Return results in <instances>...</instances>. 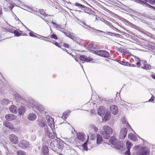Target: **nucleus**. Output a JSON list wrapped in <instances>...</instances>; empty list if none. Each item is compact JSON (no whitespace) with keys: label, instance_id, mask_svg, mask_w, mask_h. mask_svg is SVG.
Instances as JSON below:
<instances>
[{"label":"nucleus","instance_id":"obj_2","mask_svg":"<svg viewBox=\"0 0 155 155\" xmlns=\"http://www.w3.org/2000/svg\"><path fill=\"white\" fill-rule=\"evenodd\" d=\"M112 133V129L109 126L104 125L103 127L101 134L103 137L105 139H108L110 137V134Z\"/></svg>","mask_w":155,"mask_h":155},{"label":"nucleus","instance_id":"obj_21","mask_svg":"<svg viewBox=\"0 0 155 155\" xmlns=\"http://www.w3.org/2000/svg\"><path fill=\"white\" fill-rule=\"evenodd\" d=\"M38 124L41 127H45L46 126V123L43 119H38Z\"/></svg>","mask_w":155,"mask_h":155},{"label":"nucleus","instance_id":"obj_33","mask_svg":"<svg viewBox=\"0 0 155 155\" xmlns=\"http://www.w3.org/2000/svg\"><path fill=\"white\" fill-rule=\"evenodd\" d=\"M74 4L75 6L79 7L80 8H84L85 9H87V7L77 2H76Z\"/></svg>","mask_w":155,"mask_h":155},{"label":"nucleus","instance_id":"obj_39","mask_svg":"<svg viewBox=\"0 0 155 155\" xmlns=\"http://www.w3.org/2000/svg\"><path fill=\"white\" fill-rule=\"evenodd\" d=\"M110 118V115L109 113H106L104 117V119L105 120V121L108 120Z\"/></svg>","mask_w":155,"mask_h":155},{"label":"nucleus","instance_id":"obj_46","mask_svg":"<svg viewBox=\"0 0 155 155\" xmlns=\"http://www.w3.org/2000/svg\"><path fill=\"white\" fill-rule=\"evenodd\" d=\"M44 40H45V41H48V42H51V43H53V44H54V45H56L58 47H59V48H61V46H60L59 45V44H58V43L57 42H55V43H54V42H51V41H49V40H45V39H44Z\"/></svg>","mask_w":155,"mask_h":155},{"label":"nucleus","instance_id":"obj_49","mask_svg":"<svg viewBox=\"0 0 155 155\" xmlns=\"http://www.w3.org/2000/svg\"><path fill=\"white\" fill-rule=\"evenodd\" d=\"M130 150H127L125 153V154L126 155H130Z\"/></svg>","mask_w":155,"mask_h":155},{"label":"nucleus","instance_id":"obj_52","mask_svg":"<svg viewBox=\"0 0 155 155\" xmlns=\"http://www.w3.org/2000/svg\"><path fill=\"white\" fill-rule=\"evenodd\" d=\"M119 63L121 64L125 65L126 62L123 61H120Z\"/></svg>","mask_w":155,"mask_h":155},{"label":"nucleus","instance_id":"obj_62","mask_svg":"<svg viewBox=\"0 0 155 155\" xmlns=\"http://www.w3.org/2000/svg\"><path fill=\"white\" fill-rule=\"evenodd\" d=\"M130 67H135V65L134 64H130Z\"/></svg>","mask_w":155,"mask_h":155},{"label":"nucleus","instance_id":"obj_11","mask_svg":"<svg viewBox=\"0 0 155 155\" xmlns=\"http://www.w3.org/2000/svg\"><path fill=\"white\" fill-rule=\"evenodd\" d=\"M110 109L111 112L114 115L116 114L118 112V107L115 105H111L110 107Z\"/></svg>","mask_w":155,"mask_h":155},{"label":"nucleus","instance_id":"obj_9","mask_svg":"<svg viewBox=\"0 0 155 155\" xmlns=\"http://www.w3.org/2000/svg\"><path fill=\"white\" fill-rule=\"evenodd\" d=\"M77 137L80 142L83 141L85 139V135L83 133L78 132L77 134Z\"/></svg>","mask_w":155,"mask_h":155},{"label":"nucleus","instance_id":"obj_43","mask_svg":"<svg viewBox=\"0 0 155 155\" xmlns=\"http://www.w3.org/2000/svg\"><path fill=\"white\" fill-rule=\"evenodd\" d=\"M135 60L137 62V65L138 67H139L141 65V62L139 59L138 58H135Z\"/></svg>","mask_w":155,"mask_h":155},{"label":"nucleus","instance_id":"obj_7","mask_svg":"<svg viewBox=\"0 0 155 155\" xmlns=\"http://www.w3.org/2000/svg\"><path fill=\"white\" fill-rule=\"evenodd\" d=\"M127 129L124 128H122L120 131L119 137L121 139H124L127 135Z\"/></svg>","mask_w":155,"mask_h":155},{"label":"nucleus","instance_id":"obj_24","mask_svg":"<svg viewBox=\"0 0 155 155\" xmlns=\"http://www.w3.org/2000/svg\"><path fill=\"white\" fill-rule=\"evenodd\" d=\"M4 125L5 127L10 129H14L13 125L11 123L7 121H5Z\"/></svg>","mask_w":155,"mask_h":155},{"label":"nucleus","instance_id":"obj_6","mask_svg":"<svg viewBox=\"0 0 155 155\" xmlns=\"http://www.w3.org/2000/svg\"><path fill=\"white\" fill-rule=\"evenodd\" d=\"M9 139L12 143L16 144L18 143V137L14 134H11L9 136Z\"/></svg>","mask_w":155,"mask_h":155},{"label":"nucleus","instance_id":"obj_3","mask_svg":"<svg viewBox=\"0 0 155 155\" xmlns=\"http://www.w3.org/2000/svg\"><path fill=\"white\" fill-rule=\"evenodd\" d=\"M150 152L149 150L146 147H141L137 152V155H149Z\"/></svg>","mask_w":155,"mask_h":155},{"label":"nucleus","instance_id":"obj_12","mask_svg":"<svg viewBox=\"0 0 155 155\" xmlns=\"http://www.w3.org/2000/svg\"><path fill=\"white\" fill-rule=\"evenodd\" d=\"M26 10L35 15H38V13L37 9L35 8H30L29 6H27L26 7Z\"/></svg>","mask_w":155,"mask_h":155},{"label":"nucleus","instance_id":"obj_54","mask_svg":"<svg viewBox=\"0 0 155 155\" xmlns=\"http://www.w3.org/2000/svg\"><path fill=\"white\" fill-rule=\"evenodd\" d=\"M110 28H112L114 30H118V29L116 28L115 27H114L113 25H111L110 26Z\"/></svg>","mask_w":155,"mask_h":155},{"label":"nucleus","instance_id":"obj_15","mask_svg":"<svg viewBox=\"0 0 155 155\" xmlns=\"http://www.w3.org/2000/svg\"><path fill=\"white\" fill-rule=\"evenodd\" d=\"M37 117L36 115L34 113H31L28 116V118L30 121H34Z\"/></svg>","mask_w":155,"mask_h":155},{"label":"nucleus","instance_id":"obj_16","mask_svg":"<svg viewBox=\"0 0 155 155\" xmlns=\"http://www.w3.org/2000/svg\"><path fill=\"white\" fill-rule=\"evenodd\" d=\"M79 59L82 61H86L87 62H89L93 60L92 58H87L84 55H81L80 56Z\"/></svg>","mask_w":155,"mask_h":155},{"label":"nucleus","instance_id":"obj_38","mask_svg":"<svg viewBox=\"0 0 155 155\" xmlns=\"http://www.w3.org/2000/svg\"><path fill=\"white\" fill-rule=\"evenodd\" d=\"M89 48L91 49H96L97 48L96 44L94 43H91L89 45Z\"/></svg>","mask_w":155,"mask_h":155},{"label":"nucleus","instance_id":"obj_53","mask_svg":"<svg viewBox=\"0 0 155 155\" xmlns=\"http://www.w3.org/2000/svg\"><path fill=\"white\" fill-rule=\"evenodd\" d=\"M125 65L127 66H130V64L128 62H126Z\"/></svg>","mask_w":155,"mask_h":155},{"label":"nucleus","instance_id":"obj_50","mask_svg":"<svg viewBox=\"0 0 155 155\" xmlns=\"http://www.w3.org/2000/svg\"><path fill=\"white\" fill-rule=\"evenodd\" d=\"M67 113H64L63 114V117H64L65 118H67L68 116Z\"/></svg>","mask_w":155,"mask_h":155},{"label":"nucleus","instance_id":"obj_63","mask_svg":"<svg viewBox=\"0 0 155 155\" xmlns=\"http://www.w3.org/2000/svg\"><path fill=\"white\" fill-rule=\"evenodd\" d=\"M151 76L153 79H155V75H152Z\"/></svg>","mask_w":155,"mask_h":155},{"label":"nucleus","instance_id":"obj_36","mask_svg":"<svg viewBox=\"0 0 155 155\" xmlns=\"http://www.w3.org/2000/svg\"><path fill=\"white\" fill-rule=\"evenodd\" d=\"M133 146L132 144L129 141H127L126 143V146L127 150H130V149Z\"/></svg>","mask_w":155,"mask_h":155},{"label":"nucleus","instance_id":"obj_45","mask_svg":"<svg viewBox=\"0 0 155 155\" xmlns=\"http://www.w3.org/2000/svg\"><path fill=\"white\" fill-rule=\"evenodd\" d=\"M50 38L55 40H57L58 39L57 36L54 34H53L51 35L50 36Z\"/></svg>","mask_w":155,"mask_h":155},{"label":"nucleus","instance_id":"obj_17","mask_svg":"<svg viewBox=\"0 0 155 155\" xmlns=\"http://www.w3.org/2000/svg\"><path fill=\"white\" fill-rule=\"evenodd\" d=\"M42 149L43 153L44 155H49V150L47 146L44 145H43Z\"/></svg>","mask_w":155,"mask_h":155},{"label":"nucleus","instance_id":"obj_23","mask_svg":"<svg viewBox=\"0 0 155 155\" xmlns=\"http://www.w3.org/2000/svg\"><path fill=\"white\" fill-rule=\"evenodd\" d=\"M52 24L55 25V26L57 28V29L61 31L63 33V32H64V28L61 27V25H58L56 23H55L52 22Z\"/></svg>","mask_w":155,"mask_h":155},{"label":"nucleus","instance_id":"obj_5","mask_svg":"<svg viewBox=\"0 0 155 155\" xmlns=\"http://www.w3.org/2000/svg\"><path fill=\"white\" fill-rule=\"evenodd\" d=\"M30 144L29 143L25 140H22L20 141L18 146L19 147L25 149L29 147Z\"/></svg>","mask_w":155,"mask_h":155},{"label":"nucleus","instance_id":"obj_35","mask_svg":"<svg viewBox=\"0 0 155 155\" xmlns=\"http://www.w3.org/2000/svg\"><path fill=\"white\" fill-rule=\"evenodd\" d=\"M57 140H55L51 142L50 144V146L52 148H54L56 147Z\"/></svg>","mask_w":155,"mask_h":155},{"label":"nucleus","instance_id":"obj_29","mask_svg":"<svg viewBox=\"0 0 155 155\" xmlns=\"http://www.w3.org/2000/svg\"><path fill=\"white\" fill-rule=\"evenodd\" d=\"M56 147L58 149H62L63 147V145L62 142L57 140Z\"/></svg>","mask_w":155,"mask_h":155},{"label":"nucleus","instance_id":"obj_27","mask_svg":"<svg viewBox=\"0 0 155 155\" xmlns=\"http://www.w3.org/2000/svg\"><path fill=\"white\" fill-rule=\"evenodd\" d=\"M16 109V107L14 105L11 106L9 108V110L10 112L14 114H16L17 113Z\"/></svg>","mask_w":155,"mask_h":155},{"label":"nucleus","instance_id":"obj_58","mask_svg":"<svg viewBox=\"0 0 155 155\" xmlns=\"http://www.w3.org/2000/svg\"><path fill=\"white\" fill-rule=\"evenodd\" d=\"M107 33H108V34H112L114 35H117V34L116 33H113V32H107Z\"/></svg>","mask_w":155,"mask_h":155},{"label":"nucleus","instance_id":"obj_47","mask_svg":"<svg viewBox=\"0 0 155 155\" xmlns=\"http://www.w3.org/2000/svg\"><path fill=\"white\" fill-rule=\"evenodd\" d=\"M91 134V138L92 139V140H93L95 138V135L93 134H91V132H89Z\"/></svg>","mask_w":155,"mask_h":155},{"label":"nucleus","instance_id":"obj_13","mask_svg":"<svg viewBox=\"0 0 155 155\" xmlns=\"http://www.w3.org/2000/svg\"><path fill=\"white\" fill-rule=\"evenodd\" d=\"M46 119L47 120L48 123V125L51 127H52V125L54 126V120L53 118L51 117L49 115H47L46 116Z\"/></svg>","mask_w":155,"mask_h":155},{"label":"nucleus","instance_id":"obj_31","mask_svg":"<svg viewBox=\"0 0 155 155\" xmlns=\"http://www.w3.org/2000/svg\"><path fill=\"white\" fill-rule=\"evenodd\" d=\"M89 137V136H88L87 138V139L86 142H85V143H84L82 145V150H84H84L87 151V150L88 148L87 147V143H88Z\"/></svg>","mask_w":155,"mask_h":155},{"label":"nucleus","instance_id":"obj_22","mask_svg":"<svg viewBox=\"0 0 155 155\" xmlns=\"http://www.w3.org/2000/svg\"><path fill=\"white\" fill-rule=\"evenodd\" d=\"M113 147L115 149L120 150H122L124 148L122 145L120 143L118 142L116 145H114Z\"/></svg>","mask_w":155,"mask_h":155},{"label":"nucleus","instance_id":"obj_32","mask_svg":"<svg viewBox=\"0 0 155 155\" xmlns=\"http://www.w3.org/2000/svg\"><path fill=\"white\" fill-rule=\"evenodd\" d=\"M38 11V15H39V13H40L42 15L44 16L45 17H46V16L48 17V15H47L45 12L44 10H39L37 9Z\"/></svg>","mask_w":155,"mask_h":155},{"label":"nucleus","instance_id":"obj_64","mask_svg":"<svg viewBox=\"0 0 155 155\" xmlns=\"http://www.w3.org/2000/svg\"><path fill=\"white\" fill-rule=\"evenodd\" d=\"M138 15L140 17H141V16H143V15H142V14L140 13H139L138 14Z\"/></svg>","mask_w":155,"mask_h":155},{"label":"nucleus","instance_id":"obj_57","mask_svg":"<svg viewBox=\"0 0 155 155\" xmlns=\"http://www.w3.org/2000/svg\"><path fill=\"white\" fill-rule=\"evenodd\" d=\"M31 138H32V140H35L36 138V137L35 136L33 135L31 137Z\"/></svg>","mask_w":155,"mask_h":155},{"label":"nucleus","instance_id":"obj_40","mask_svg":"<svg viewBox=\"0 0 155 155\" xmlns=\"http://www.w3.org/2000/svg\"><path fill=\"white\" fill-rule=\"evenodd\" d=\"M17 155H26L25 152L22 150H19L17 152Z\"/></svg>","mask_w":155,"mask_h":155},{"label":"nucleus","instance_id":"obj_1","mask_svg":"<svg viewBox=\"0 0 155 155\" xmlns=\"http://www.w3.org/2000/svg\"><path fill=\"white\" fill-rule=\"evenodd\" d=\"M28 105L29 107L36 109L41 113H44L45 112V109L44 107L32 99L29 100Z\"/></svg>","mask_w":155,"mask_h":155},{"label":"nucleus","instance_id":"obj_28","mask_svg":"<svg viewBox=\"0 0 155 155\" xmlns=\"http://www.w3.org/2000/svg\"><path fill=\"white\" fill-rule=\"evenodd\" d=\"M15 99L18 102L20 101L21 103L23 101L22 98L18 94H16L15 95Z\"/></svg>","mask_w":155,"mask_h":155},{"label":"nucleus","instance_id":"obj_18","mask_svg":"<svg viewBox=\"0 0 155 155\" xmlns=\"http://www.w3.org/2000/svg\"><path fill=\"white\" fill-rule=\"evenodd\" d=\"M98 130L97 127L93 124H90L89 127V132H90L92 131L97 132Z\"/></svg>","mask_w":155,"mask_h":155},{"label":"nucleus","instance_id":"obj_59","mask_svg":"<svg viewBox=\"0 0 155 155\" xmlns=\"http://www.w3.org/2000/svg\"><path fill=\"white\" fill-rule=\"evenodd\" d=\"M154 98L152 97L149 100V102L153 101H154Z\"/></svg>","mask_w":155,"mask_h":155},{"label":"nucleus","instance_id":"obj_61","mask_svg":"<svg viewBox=\"0 0 155 155\" xmlns=\"http://www.w3.org/2000/svg\"><path fill=\"white\" fill-rule=\"evenodd\" d=\"M8 5H11V6H12V7H11L10 8V9L12 10V8H13V6L12 5H11V4H10V3L9 4H8Z\"/></svg>","mask_w":155,"mask_h":155},{"label":"nucleus","instance_id":"obj_34","mask_svg":"<svg viewBox=\"0 0 155 155\" xmlns=\"http://www.w3.org/2000/svg\"><path fill=\"white\" fill-rule=\"evenodd\" d=\"M102 140V139L101 136L99 134H97V143L100 144Z\"/></svg>","mask_w":155,"mask_h":155},{"label":"nucleus","instance_id":"obj_41","mask_svg":"<svg viewBox=\"0 0 155 155\" xmlns=\"http://www.w3.org/2000/svg\"><path fill=\"white\" fill-rule=\"evenodd\" d=\"M1 103L3 105H5L8 104L9 102L8 100L4 99L2 101Z\"/></svg>","mask_w":155,"mask_h":155},{"label":"nucleus","instance_id":"obj_42","mask_svg":"<svg viewBox=\"0 0 155 155\" xmlns=\"http://www.w3.org/2000/svg\"><path fill=\"white\" fill-rule=\"evenodd\" d=\"M45 135H48V133L50 132V129L47 126H45L44 128Z\"/></svg>","mask_w":155,"mask_h":155},{"label":"nucleus","instance_id":"obj_19","mask_svg":"<svg viewBox=\"0 0 155 155\" xmlns=\"http://www.w3.org/2000/svg\"><path fill=\"white\" fill-rule=\"evenodd\" d=\"M143 64L144 66L141 67V68L143 69L149 70L151 69V66L147 64L146 61H143Z\"/></svg>","mask_w":155,"mask_h":155},{"label":"nucleus","instance_id":"obj_48","mask_svg":"<svg viewBox=\"0 0 155 155\" xmlns=\"http://www.w3.org/2000/svg\"><path fill=\"white\" fill-rule=\"evenodd\" d=\"M128 137L129 139L134 140V141H135L136 140H134L133 139V137L132 135L131 134H129L128 135Z\"/></svg>","mask_w":155,"mask_h":155},{"label":"nucleus","instance_id":"obj_8","mask_svg":"<svg viewBox=\"0 0 155 155\" xmlns=\"http://www.w3.org/2000/svg\"><path fill=\"white\" fill-rule=\"evenodd\" d=\"M136 2L141 4H145L148 2L151 4L153 5L155 4V0H136Z\"/></svg>","mask_w":155,"mask_h":155},{"label":"nucleus","instance_id":"obj_30","mask_svg":"<svg viewBox=\"0 0 155 155\" xmlns=\"http://www.w3.org/2000/svg\"><path fill=\"white\" fill-rule=\"evenodd\" d=\"M28 30L30 32L29 33V35L31 37H35V38H39V39H43V38H41L38 37L36 36V35H35V34L36 35H37V34L35 33L34 32L30 30L29 29Z\"/></svg>","mask_w":155,"mask_h":155},{"label":"nucleus","instance_id":"obj_14","mask_svg":"<svg viewBox=\"0 0 155 155\" xmlns=\"http://www.w3.org/2000/svg\"><path fill=\"white\" fill-rule=\"evenodd\" d=\"M5 119L9 121L13 120H15L16 118V116L12 114H7L5 115Z\"/></svg>","mask_w":155,"mask_h":155},{"label":"nucleus","instance_id":"obj_56","mask_svg":"<svg viewBox=\"0 0 155 155\" xmlns=\"http://www.w3.org/2000/svg\"><path fill=\"white\" fill-rule=\"evenodd\" d=\"M63 46L65 47H66V48H69V45H68V44H65V43H64L63 44Z\"/></svg>","mask_w":155,"mask_h":155},{"label":"nucleus","instance_id":"obj_20","mask_svg":"<svg viewBox=\"0 0 155 155\" xmlns=\"http://www.w3.org/2000/svg\"><path fill=\"white\" fill-rule=\"evenodd\" d=\"M110 143L113 146L116 145L118 142V140L115 137H111L109 140Z\"/></svg>","mask_w":155,"mask_h":155},{"label":"nucleus","instance_id":"obj_55","mask_svg":"<svg viewBox=\"0 0 155 155\" xmlns=\"http://www.w3.org/2000/svg\"><path fill=\"white\" fill-rule=\"evenodd\" d=\"M147 5L149 6V7L151 8L154 9L155 10V7H153V6H151L150 5H149L148 4H147Z\"/></svg>","mask_w":155,"mask_h":155},{"label":"nucleus","instance_id":"obj_60","mask_svg":"<svg viewBox=\"0 0 155 155\" xmlns=\"http://www.w3.org/2000/svg\"><path fill=\"white\" fill-rule=\"evenodd\" d=\"M82 23L85 25L86 26L89 27H90V26L89 25H87L85 22L83 21L82 22Z\"/></svg>","mask_w":155,"mask_h":155},{"label":"nucleus","instance_id":"obj_26","mask_svg":"<svg viewBox=\"0 0 155 155\" xmlns=\"http://www.w3.org/2000/svg\"><path fill=\"white\" fill-rule=\"evenodd\" d=\"M63 33L65 35L67 36L68 37L71 39L72 40L74 39L75 37L74 34L73 33L71 32H63Z\"/></svg>","mask_w":155,"mask_h":155},{"label":"nucleus","instance_id":"obj_25","mask_svg":"<svg viewBox=\"0 0 155 155\" xmlns=\"http://www.w3.org/2000/svg\"><path fill=\"white\" fill-rule=\"evenodd\" d=\"M25 108L22 106H21L18 109V113L20 115H22L25 112Z\"/></svg>","mask_w":155,"mask_h":155},{"label":"nucleus","instance_id":"obj_51","mask_svg":"<svg viewBox=\"0 0 155 155\" xmlns=\"http://www.w3.org/2000/svg\"><path fill=\"white\" fill-rule=\"evenodd\" d=\"M90 28H91V29L93 30H96V31H99V32H103V33H104V31H101V30H96V29H95V28H93V27H90Z\"/></svg>","mask_w":155,"mask_h":155},{"label":"nucleus","instance_id":"obj_44","mask_svg":"<svg viewBox=\"0 0 155 155\" xmlns=\"http://www.w3.org/2000/svg\"><path fill=\"white\" fill-rule=\"evenodd\" d=\"M48 135L49 137L51 139H53L54 138L55 135L54 134H52L50 132L48 133Z\"/></svg>","mask_w":155,"mask_h":155},{"label":"nucleus","instance_id":"obj_4","mask_svg":"<svg viewBox=\"0 0 155 155\" xmlns=\"http://www.w3.org/2000/svg\"><path fill=\"white\" fill-rule=\"evenodd\" d=\"M95 52L97 54L102 57L107 58L110 56L109 53L105 51L97 50Z\"/></svg>","mask_w":155,"mask_h":155},{"label":"nucleus","instance_id":"obj_10","mask_svg":"<svg viewBox=\"0 0 155 155\" xmlns=\"http://www.w3.org/2000/svg\"><path fill=\"white\" fill-rule=\"evenodd\" d=\"M97 111L98 114L101 116H104L105 113V108L102 106L99 107Z\"/></svg>","mask_w":155,"mask_h":155},{"label":"nucleus","instance_id":"obj_37","mask_svg":"<svg viewBox=\"0 0 155 155\" xmlns=\"http://www.w3.org/2000/svg\"><path fill=\"white\" fill-rule=\"evenodd\" d=\"M8 31L12 33H14L15 34V36H19L21 35V34L17 30H15L13 32L9 29V30H8Z\"/></svg>","mask_w":155,"mask_h":155}]
</instances>
